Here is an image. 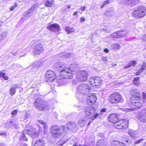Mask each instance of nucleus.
<instances>
[{
    "mask_svg": "<svg viewBox=\"0 0 146 146\" xmlns=\"http://www.w3.org/2000/svg\"><path fill=\"white\" fill-rule=\"evenodd\" d=\"M118 116L115 114H111L108 119L109 121L114 124V127L119 129H125L128 125V121L126 119H121L118 121Z\"/></svg>",
    "mask_w": 146,
    "mask_h": 146,
    "instance_id": "nucleus-1",
    "label": "nucleus"
},
{
    "mask_svg": "<svg viewBox=\"0 0 146 146\" xmlns=\"http://www.w3.org/2000/svg\"><path fill=\"white\" fill-rule=\"evenodd\" d=\"M53 68L55 70L60 71V75L63 78H68L70 76V73L68 70V68H66L63 63L57 62L55 63L53 66Z\"/></svg>",
    "mask_w": 146,
    "mask_h": 146,
    "instance_id": "nucleus-2",
    "label": "nucleus"
},
{
    "mask_svg": "<svg viewBox=\"0 0 146 146\" xmlns=\"http://www.w3.org/2000/svg\"><path fill=\"white\" fill-rule=\"evenodd\" d=\"M131 96L130 100L131 106H134L138 108V103L141 95V92L137 89L134 88L132 89L130 92Z\"/></svg>",
    "mask_w": 146,
    "mask_h": 146,
    "instance_id": "nucleus-3",
    "label": "nucleus"
},
{
    "mask_svg": "<svg viewBox=\"0 0 146 146\" xmlns=\"http://www.w3.org/2000/svg\"><path fill=\"white\" fill-rule=\"evenodd\" d=\"M85 117L87 119H90L92 117V119H94L97 117L99 119L101 118L100 115L101 113L95 114V109L92 106L86 107L85 109Z\"/></svg>",
    "mask_w": 146,
    "mask_h": 146,
    "instance_id": "nucleus-4",
    "label": "nucleus"
},
{
    "mask_svg": "<svg viewBox=\"0 0 146 146\" xmlns=\"http://www.w3.org/2000/svg\"><path fill=\"white\" fill-rule=\"evenodd\" d=\"M108 100L111 104H115L118 103H123L124 100L122 96L118 93H113L108 97Z\"/></svg>",
    "mask_w": 146,
    "mask_h": 146,
    "instance_id": "nucleus-5",
    "label": "nucleus"
},
{
    "mask_svg": "<svg viewBox=\"0 0 146 146\" xmlns=\"http://www.w3.org/2000/svg\"><path fill=\"white\" fill-rule=\"evenodd\" d=\"M65 127L63 126L60 128L57 125H53L51 127V132L52 136L55 138H59L64 133H65Z\"/></svg>",
    "mask_w": 146,
    "mask_h": 146,
    "instance_id": "nucleus-6",
    "label": "nucleus"
},
{
    "mask_svg": "<svg viewBox=\"0 0 146 146\" xmlns=\"http://www.w3.org/2000/svg\"><path fill=\"white\" fill-rule=\"evenodd\" d=\"M91 90L90 87L86 84H80L77 86L76 89L77 93L84 95L88 94L90 92Z\"/></svg>",
    "mask_w": 146,
    "mask_h": 146,
    "instance_id": "nucleus-7",
    "label": "nucleus"
},
{
    "mask_svg": "<svg viewBox=\"0 0 146 146\" xmlns=\"http://www.w3.org/2000/svg\"><path fill=\"white\" fill-rule=\"evenodd\" d=\"M146 13L145 8L143 6H140L133 11V15L135 17L140 18L144 17Z\"/></svg>",
    "mask_w": 146,
    "mask_h": 146,
    "instance_id": "nucleus-8",
    "label": "nucleus"
},
{
    "mask_svg": "<svg viewBox=\"0 0 146 146\" xmlns=\"http://www.w3.org/2000/svg\"><path fill=\"white\" fill-rule=\"evenodd\" d=\"M128 31L125 29L123 30H120L117 32H115L112 34L110 36V37H112L113 38H118L126 37L128 36Z\"/></svg>",
    "mask_w": 146,
    "mask_h": 146,
    "instance_id": "nucleus-9",
    "label": "nucleus"
},
{
    "mask_svg": "<svg viewBox=\"0 0 146 146\" xmlns=\"http://www.w3.org/2000/svg\"><path fill=\"white\" fill-rule=\"evenodd\" d=\"M31 131L29 130L25 129L23 131V133L21 136L20 137V140L27 141V137L26 136V134L30 135L32 138H35L37 137L38 135L37 133H31Z\"/></svg>",
    "mask_w": 146,
    "mask_h": 146,
    "instance_id": "nucleus-10",
    "label": "nucleus"
},
{
    "mask_svg": "<svg viewBox=\"0 0 146 146\" xmlns=\"http://www.w3.org/2000/svg\"><path fill=\"white\" fill-rule=\"evenodd\" d=\"M36 5H34L29 9L23 13V17L21 18L23 21H26L30 18L33 15L35 9L36 7Z\"/></svg>",
    "mask_w": 146,
    "mask_h": 146,
    "instance_id": "nucleus-11",
    "label": "nucleus"
},
{
    "mask_svg": "<svg viewBox=\"0 0 146 146\" xmlns=\"http://www.w3.org/2000/svg\"><path fill=\"white\" fill-rule=\"evenodd\" d=\"M89 82L93 87L97 88H99L102 83L101 79L99 77H92L90 79Z\"/></svg>",
    "mask_w": 146,
    "mask_h": 146,
    "instance_id": "nucleus-12",
    "label": "nucleus"
},
{
    "mask_svg": "<svg viewBox=\"0 0 146 146\" xmlns=\"http://www.w3.org/2000/svg\"><path fill=\"white\" fill-rule=\"evenodd\" d=\"M45 102L40 98L36 99L34 103L35 106L40 110H43L46 109L44 105Z\"/></svg>",
    "mask_w": 146,
    "mask_h": 146,
    "instance_id": "nucleus-13",
    "label": "nucleus"
},
{
    "mask_svg": "<svg viewBox=\"0 0 146 146\" xmlns=\"http://www.w3.org/2000/svg\"><path fill=\"white\" fill-rule=\"evenodd\" d=\"M55 76L54 72L50 70L47 71L45 74L46 78L48 79L47 82H52L55 78Z\"/></svg>",
    "mask_w": 146,
    "mask_h": 146,
    "instance_id": "nucleus-14",
    "label": "nucleus"
},
{
    "mask_svg": "<svg viewBox=\"0 0 146 146\" xmlns=\"http://www.w3.org/2000/svg\"><path fill=\"white\" fill-rule=\"evenodd\" d=\"M138 118L140 121L146 122V108L139 111Z\"/></svg>",
    "mask_w": 146,
    "mask_h": 146,
    "instance_id": "nucleus-15",
    "label": "nucleus"
},
{
    "mask_svg": "<svg viewBox=\"0 0 146 146\" xmlns=\"http://www.w3.org/2000/svg\"><path fill=\"white\" fill-rule=\"evenodd\" d=\"M34 50L33 52L34 54L36 55L40 54L43 51V46L42 44H38L35 46Z\"/></svg>",
    "mask_w": 146,
    "mask_h": 146,
    "instance_id": "nucleus-16",
    "label": "nucleus"
},
{
    "mask_svg": "<svg viewBox=\"0 0 146 146\" xmlns=\"http://www.w3.org/2000/svg\"><path fill=\"white\" fill-rule=\"evenodd\" d=\"M96 100V96L94 94H90L87 98V103L90 105H92L95 103Z\"/></svg>",
    "mask_w": 146,
    "mask_h": 146,
    "instance_id": "nucleus-17",
    "label": "nucleus"
},
{
    "mask_svg": "<svg viewBox=\"0 0 146 146\" xmlns=\"http://www.w3.org/2000/svg\"><path fill=\"white\" fill-rule=\"evenodd\" d=\"M142 95L143 98H140L139 99V102L138 103V104H139L138 108L141 107L146 104V93L143 92Z\"/></svg>",
    "mask_w": 146,
    "mask_h": 146,
    "instance_id": "nucleus-18",
    "label": "nucleus"
},
{
    "mask_svg": "<svg viewBox=\"0 0 146 146\" xmlns=\"http://www.w3.org/2000/svg\"><path fill=\"white\" fill-rule=\"evenodd\" d=\"M47 28L51 31L58 32L59 30L60 27L58 25L54 24L48 25Z\"/></svg>",
    "mask_w": 146,
    "mask_h": 146,
    "instance_id": "nucleus-19",
    "label": "nucleus"
},
{
    "mask_svg": "<svg viewBox=\"0 0 146 146\" xmlns=\"http://www.w3.org/2000/svg\"><path fill=\"white\" fill-rule=\"evenodd\" d=\"M20 86L17 84H14L11 86V88L9 90V93L11 95L13 96L15 94L16 92V89L19 88Z\"/></svg>",
    "mask_w": 146,
    "mask_h": 146,
    "instance_id": "nucleus-20",
    "label": "nucleus"
},
{
    "mask_svg": "<svg viewBox=\"0 0 146 146\" xmlns=\"http://www.w3.org/2000/svg\"><path fill=\"white\" fill-rule=\"evenodd\" d=\"M136 0H123L122 3L125 5L128 6L130 5H134L136 3Z\"/></svg>",
    "mask_w": 146,
    "mask_h": 146,
    "instance_id": "nucleus-21",
    "label": "nucleus"
},
{
    "mask_svg": "<svg viewBox=\"0 0 146 146\" xmlns=\"http://www.w3.org/2000/svg\"><path fill=\"white\" fill-rule=\"evenodd\" d=\"M79 72V74H80L81 76L83 77V79L81 78V80H87L88 76L87 72L84 70H82Z\"/></svg>",
    "mask_w": 146,
    "mask_h": 146,
    "instance_id": "nucleus-22",
    "label": "nucleus"
},
{
    "mask_svg": "<svg viewBox=\"0 0 146 146\" xmlns=\"http://www.w3.org/2000/svg\"><path fill=\"white\" fill-rule=\"evenodd\" d=\"M33 142H32V146H44V142L43 140H37L33 145Z\"/></svg>",
    "mask_w": 146,
    "mask_h": 146,
    "instance_id": "nucleus-23",
    "label": "nucleus"
},
{
    "mask_svg": "<svg viewBox=\"0 0 146 146\" xmlns=\"http://www.w3.org/2000/svg\"><path fill=\"white\" fill-rule=\"evenodd\" d=\"M98 146H108V143L103 140H98L97 143Z\"/></svg>",
    "mask_w": 146,
    "mask_h": 146,
    "instance_id": "nucleus-24",
    "label": "nucleus"
},
{
    "mask_svg": "<svg viewBox=\"0 0 146 146\" xmlns=\"http://www.w3.org/2000/svg\"><path fill=\"white\" fill-rule=\"evenodd\" d=\"M76 124L74 123L70 122L68 123L67 124V128L69 129H73L76 127Z\"/></svg>",
    "mask_w": 146,
    "mask_h": 146,
    "instance_id": "nucleus-25",
    "label": "nucleus"
},
{
    "mask_svg": "<svg viewBox=\"0 0 146 146\" xmlns=\"http://www.w3.org/2000/svg\"><path fill=\"white\" fill-rule=\"evenodd\" d=\"M114 14L113 9L111 8L108 9L105 13V15L108 16H112Z\"/></svg>",
    "mask_w": 146,
    "mask_h": 146,
    "instance_id": "nucleus-26",
    "label": "nucleus"
},
{
    "mask_svg": "<svg viewBox=\"0 0 146 146\" xmlns=\"http://www.w3.org/2000/svg\"><path fill=\"white\" fill-rule=\"evenodd\" d=\"M54 3V0H47L45 3V5L46 7H51L52 6Z\"/></svg>",
    "mask_w": 146,
    "mask_h": 146,
    "instance_id": "nucleus-27",
    "label": "nucleus"
},
{
    "mask_svg": "<svg viewBox=\"0 0 146 146\" xmlns=\"http://www.w3.org/2000/svg\"><path fill=\"white\" fill-rule=\"evenodd\" d=\"M78 123V124L81 127L87 124L86 121L84 118H82L80 119Z\"/></svg>",
    "mask_w": 146,
    "mask_h": 146,
    "instance_id": "nucleus-28",
    "label": "nucleus"
},
{
    "mask_svg": "<svg viewBox=\"0 0 146 146\" xmlns=\"http://www.w3.org/2000/svg\"><path fill=\"white\" fill-rule=\"evenodd\" d=\"M136 62L135 60H133V61L130 62L129 64L125 66V68L127 69L130 67L131 66L134 67L136 64Z\"/></svg>",
    "mask_w": 146,
    "mask_h": 146,
    "instance_id": "nucleus-29",
    "label": "nucleus"
},
{
    "mask_svg": "<svg viewBox=\"0 0 146 146\" xmlns=\"http://www.w3.org/2000/svg\"><path fill=\"white\" fill-rule=\"evenodd\" d=\"M120 48V45L117 44H113L110 46V48L111 49L117 50L119 49Z\"/></svg>",
    "mask_w": 146,
    "mask_h": 146,
    "instance_id": "nucleus-30",
    "label": "nucleus"
},
{
    "mask_svg": "<svg viewBox=\"0 0 146 146\" xmlns=\"http://www.w3.org/2000/svg\"><path fill=\"white\" fill-rule=\"evenodd\" d=\"M72 65L71 64L69 66V68H68V69L69 70H68V71L70 73V76H69V78H70V77L71 76V75L72 74H71V72H72V71H74V70L73 69V68H76V66H74V65H73V66H72Z\"/></svg>",
    "mask_w": 146,
    "mask_h": 146,
    "instance_id": "nucleus-31",
    "label": "nucleus"
},
{
    "mask_svg": "<svg viewBox=\"0 0 146 146\" xmlns=\"http://www.w3.org/2000/svg\"><path fill=\"white\" fill-rule=\"evenodd\" d=\"M79 72H77L76 77V79L80 82H84L86 81V80H81V78H83V77L81 76L80 74H79Z\"/></svg>",
    "mask_w": 146,
    "mask_h": 146,
    "instance_id": "nucleus-32",
    "label": "nucleus"
},
{
    "mask_svg": "<svg viewBox=\"0 0 146 146\" xmlns=\"http://www.w3.org/2000/svg\"><path fill=\"white\" fill-rule=\"evenodd\" d=\"M129 134L133 139H136L138 138V136L137 134H136L134 132L129 131Z\"/></svg>",
    "mask_w": 146,
    "mask_h": 146,
    "instance_id": "nucleus-33",
    "label": "nucleus"
},
{
    "mask_svg": "<svg viewBox=\"0 0 146 146\" xmlns=\"http://www.w3.org/2000/svg\"><path fill=\"white\" fill-rule=\"evenodd\" d=\"M65 30L68 34H70L71 33L75 31V30L74 29L70 27L65 28Z\"/></svg>",
    "mask_w": 146,
    "mask_h": 146,
    "instance_id": "nucleus-34",
    "label": "nucleus"
},
{
    "mask_svg": "<svg viewBox=\"0 0 146 146\" xmlns=\"http://www.w3.org/2000/svg\"><path fill=\"white\" fill-rule=\"evenodd\" d=\"M113 1V0H107L104 2L101 6V8L102 9L106 5L111 3Z\"/></svg>",
    "mask_w": 146,
    "mask_h": 146,
    "instance_id": "nucleus-35",
    "label": "nucleus"
},
{
    "mask_svg": "<svg viewBox=\"0 0 146 146\" xmlns=\"http://www.w3.org/2000/svg\"><path fill=\"white\" fill-rule=\"evenodd\" d=\"M139 79V77H136L134 79V80H133V84L137 86L139 85L140 84Z\"/></svg>",
    "mask_w": 146,
    "mask_h": 146,
    "instance_id": "nucleus-36",
    "label": "nucleus"
},
{
    "mask_svg": "<svg viewBox=\"0 0 146 146\" xmlns=\"http://www.w3.org/2000/svg\"><path fill=\"white\" fill-rule=\"evenodd\" d=\"M119 143V142L117 141L113 140L111 142V146H117Z\"/></svg>",
    "mask_w": 146,
    "mask_h": 146,
    "instance_id": "nucleus-37",
    "label": "nucleus"
},
{
    "mask_svg": "<svg viewBox=\"0 0 146 146\" xmlns=\"http://www.w3.org/2000/svg\"><path fill=\"white\" fill-rule=\"evenodd\" d=\"M64 143L65 142L63 141L62 139H61L55 145V146H62Z\"/></svg>",
    "mask_w": 146,
    "mask_h": 146,
    "instance_id": "nucleus-38",
    "label": "nucleus"
},
{
    "mask_svg": "<svg viewBox=\"0 0 146 146\" xmlns=\"http://www.w3.org/2000/svg\"><path fill=\"white\" fill-rule=\"evenodd\" d=\"M5 74L4 73L0 72V78L1 77H3V78L5 80H8V78L7 76L5 75Z\"/></svg>",
    "mask_w": 146,
    "mask_h": 146,
    "instance_id": "nucleus-39",
    "label": "nucleus"
},
{
    "mask_svg": "<svg viewBox=\"0 0 146 146\" xmlns=\"http://www.w3.org/2000/svg\"><path fill=\"white\" fill-rule=\"evenodd\" d=\"M144 139L143 138H141L140 139H138L135 141L134 144L135 145H137L140 143Z\"/></svg>",
    "mask_w": 146,
    "mask_h": 146,
    "instance_id": "nucleus-40",
    "label": "nucleus"
},
{
    "mask_svg": "<svg viewBox=\"0 0 146 146\" xmlns=\"http://www.w3.org/2000/svg\"><path fill=\"white\" fill-rule=\"evenodd\" d=\"M13 125H15V127H16L17 126V125H16V123H15L14 122H13L12 121H11L9 123V126L10 127H12L13 126ZM16 128H17L16 127Z\"/></svg>",
    "mask_w": 146,
    "mask_h": 146,
    "instance_id": "nucleus-41",
    "label": "nucleus"
},
{
    "mask_svg": "<svg viewBox=\"0 0 146 146\" xmlns=\"http://www.w3.org/2000/svg\"><path fill=\"white\" fill-rule=\"evenodd\" d=\"M102 60L105 63L107 62L108 60L107 58L106 57H103L102 58Z\"/></svg>",
    "mask_w": 146,
    "mask_h": 146,
    "instance_id": "nucleus-42",
    "label": "nucleus"
},
{
    "mask_svg": "<svg viewBox=\"0 0 146 146\" xmlns=\"http://www.w3.org/2000/svg\"><path fill=\"white\" fill-rule=\"evenodd\" d=\"M17 6V5L16 3H15L14 5H13L10 8V10L11 11L13 10Z\"/></svg>",
    "mask_w": 146,
    "mask_h": 146,
    "instance_id": "nucleus-43",
    "label": "nucleus"
},
{
    "mask_svg": "<svg viewBox=\"0 0 146 146\" xmlns=\"http://www.w3.org/2000/svg\"><path fill=\"white\" fill-rule=\"evenodd\" d=\"M7 35V33L6 32H3L1 35V37L3 38L5 37Z\"/></svg>",
    "mask_w": 146,
    "mask_h": 146,
    "instance_id": "nucleus-44",
    "label": "nucleus"
},
{
    "mask_svg": "<svg viewBox=\"0 0 146 146\" xmlns=\"http://www.w3.org/2000/svg\"><path fill=\"white\" fill-rule=\"evenodd\" d=\"M106 109L105 108H103V109L101 110L100 111L101 112L99 114L101 113V114L100 115L101 118L102 117V115L103 114V113H102V112H104L106 111Z\"/></svg>",
    "mask_w": 146,
    "mask_h": 146,
    "instance_id": "nucleus-45",
    "label": "nucleus"
},
{
    "mask_svg": "<svg viewBox=\"0 0 146 146\" xmlns=\"http://www.w3.org/2000/svg\"><path fill=\"white\" fill-rule=\"evenodd\" d=\"M38 122L39 123L41 124H42V125H44L45 124H46V123L45 122L43 121L42 120H39L38 121Z\"/></svg>",
    "mask_w": 146,
    "mask_h": 146,
    "instance_id": "nucleus-46",
    "label": "nucleus"
},
{
    "mask_svg": "<svg viewBox=\"0 0 146 146\" xmlns=\"http://www.w3.org/2000/svg\"><path fill=\"white\" fill-rule=\"evenodd\" d=\"M145 69L146 68H145L141 67V69H140L139 70V72L141 73L144 70H145Z\"/></svg>",
    "mask_w": 146,
    "mask_h": 146,
    "instance_id": "nucleus-47",
    "label": "nucleus"
},
{
    "mask_svg": "<svg viewBox=\"0 0 146 146\" xmlns=\"http://www.w3.org/2000/svg\"><path fill=\"white\" fill-rule=\"evenodd\" d=\"M17 113V111L16 110H14L13 111L11 112V114L12 115H15Z\"/></svg>",
    "mask_w": 146,
    "mask_h": 146,
    "instance_id": "nucleus-48",
    "label": "nucleus"
},
{
    "mask_svg": "<svg viewBox=\"0 0 146 146\" xmlns=\"http://www.w3.org/2000/svg\"><path fill=\"white\" fill-rule=\"evenodd\" d=\"M17 51L15 52L14 51H12L11 52V53H12L13 55L15 56L17 54Z\"/></svg>",
    "mask_w": 146,
    "mask_h": 146,
    "instance_id": "nucleus-49",
    "label": "nucleus"
},
{
    "mask_svg": "<svg viewBox=\"0 0 146 146\" xmlns=\"http://www.w3.org/2000/svg\"><path fill=\"white\" fill-rule=\"evenodd\" d=\"M141 67L145 68V70H146V63L145 62H143Z\"/></svg>",
    "mask_w": 146,
    "mask_h": 146,
    "instance_id": "nucleus-50",
    "label": "nucleus"
},
{
    "mask_svg": "<svg viewBox=\"0 0 146 146\" xmlns=\"http://www.w3.org/2000/svg\"><path fill=\"white\" fill-rule=\"evenodd\" d=\"M117 146H125V145L124 143L119 142V143L117 145Z\"/></svg>",
    "mask_w": 146,
    "mask_h": 146,
    "instance_id": "nucleus-51",
    "label": "nucleus"
},
{
    "mask_svg": "<svg viewBox=\"0 0 146 146\" xmlns=\"http://www.w3.org/2000/svg\"><path fill=\"white\" fill-rule=\"evenodd\" d=\"M80 22H83L85 21V19L83 17L81 18L80 19Z\"/></svg>",
    "mask_w": 146,
    "mask_h": 146,
    "instance_id": "nucleus-52",
    "label": "nucleus"
},
{
    "mask_svg": "<svg viewBox=\"0 0 146 146\" xmlns=\"http://www.w3.org/2000/svg\"><path fill=\"white\" fill-rule=\"evenodd\" d=\"M44 128L45 130H47L48 129V127L46 124H45L44 125Z\"/></svg>",
    "mask_w": 146,
    "mask_h": 146,
    "instance_id": "nucleus-53",
    "label": "nucleus"
},
{
    "mask_svg": "<svg viewBox=\"0 0 146 146\" xmlns=\"http://www.w3.org/2000/svg\"><path fill=\"white\" fill-rule=\"evenodd\" d=\"M86 9V7L84 6H82L80 8L81 10L82 11H84Z\"/></svg>",
    "mask_w": 146,
    "mask_h": 146,
    "instance_id": "nucleus-54",
    "label": "nucleus"
},
{
    "mask_svg": "<svg viewBox=\"0 0 146 146\" xmlns=\"http://www.w3.org/2000/svg\"><path fill=\"white\" fill-rule=\"evenodd\" d=\"M104 52L106 53H107L108 52L109 50L107 48H106L104 50Z\"/></svg>",
    "mask_w": 146,
    "mask_h": 146,
    "instance_id": "nucleus-55",
    "label": "nucleus"
},
{
    "mask_svg": "<svg viewBox=\"0 0 146 146\" xmlns=\"http://www.w3.org/2000/svg\"><path fill=\"white\" fill-rule=\"evenodd\" d=\"M0 146H6L5 144L3 143H0Z\"/></svg>",
    "mask_w": 146,
    "mask_h": 146,
    "instance_id": "nucleus-56",
    "label": "nucleus"
},
{
    "mask_svg": "<svg viewBox=\"0 0 146 146\" xmlns=\"http://www.w3.org/2000/svg\"><path fill=\"white\" fill-rule=\"evenodd\" d=\"M72 54H69V53H67V56H66V57H69V56H70V55H71Z\"/></svg>",
    "mask_w": 146,
    "mask_h": 146,
    "instance_id": "nucleus-57",
    "label": "nucleus"
},
{
    "mask_svg": "<svg viewBox=\"0 0 146 146\" xmlns=\"http://www.w3.org/2000/svg\"><path fill=\"white\" fill-rule=\"evenodd\" d=\"M73 146H82L81 145H78L77 144H74Z\"/></svg>",
    "mask_w": 146,
    "mask_h": 146,
    "instance_id": "nucleus-58",
    "label": "nucleus"
},
{
    "mask_svg": "<svg viewBox=\"0 0 146 146\" xmlns=\"http://www.w3.org/2000/svg\"><path fill=\"white\" fill-rule=\"evenodd\" d=\"M141 73L140 72H139V71L136 73V75H139Z\"/></svg>",
    "mask_w": 146,
    "mask_h": 146,
    "instance_id": "nucleus-59",
    "label": "nucleus"
},
{
    "mask_svg": "<svg viewBox=\"0 0 146 146\" xmlns=\"http://www.w3.org/2000/svg\"><path fill=\"white\" fill-rule=\"evenodd\" d=\"M5 135V133H0V135Z\"/></svg>",
    "mask_w": 146,
    "mask_h": 146,
    "instance_id": "nucleus-60",
    "label": "nucleus"
},
{
    "mask_svg": "<svg viewBox=\"0 0 146 146\" xmlns=\"http://www.w3.org/2000/svg\"><path fill=\"white\" fill-rule=\"evenodd\" d=\"M77 12H74V13L73 14L74 15H76L77 14Z\"/></svg>",
    "mask_w": 146,
    "mask_h": 146,
    "instance_id": "nucleus-61",
    "label": "nucleus"
},
{
    "mask_svg": "<svg viewBox=\"0 0 146 146\" xmlns=\"http://www.w3.org/2000/svg\"><path fill=\"white\" fill-rule=\"evenodd\" d=\"M71 6V5H67V7L68 8H70Z\"/></svg>",
    "mask_w": 146,
    "mask_h": 146,
    "instance_id": "nucleus-62",
    "label": "nucleus"
},
{
    "mask_svg": "<svg viewBox=\"0 0 146 146\" xmlns=\"http://www.w3.org/2000/svg\"><path fill=\"white\" fill-rule=\"evenodd\" d=\"M23 145V146H27V144L25 143L22 144L21 145Z\"/></svg>",
    "mask_w": 146,
    "mask_h": 146,
    "instance_id": "nucleus-63",
    "label": "nucleus"
},
{
    "mask_svg": "<svg viewBox=\"0 0 146 146\" xmlns=\"http://www.w3.org/2000/svg\"><path fill=\"white\" fill-rule=\"evenodd\" d=\"M143 146H146V142L144 143Z\"/></svg>",
    "mask_w": 146,
    "mask_h": 146,
    "instance_id": "nucleus-64",
    "label": "nucleus"
}]
</instances>
